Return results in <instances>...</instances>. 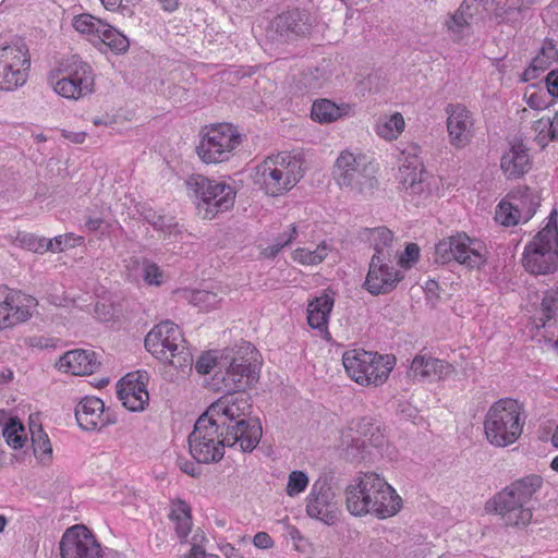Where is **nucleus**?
<instances>
[{
  "label": "nucleus",
  "mask_w": 558,
  "mask_h": 558,
  "mask_svg": "<svg viewBox=\"0 0 558 558\" xmlns=\"http://www.w3.org/2000/svg\"><path fill=\"white\" fill-rule=\"evenodd\" d=\"M458 11L473 21L474 16L478 13V4L476 0H463Z\"/></svg>",
  "instance_id": "55"
},
{
  "label": "nucleus",
  "mask_w": 558,
  "mask_h": 558,
  "mask_svg": "<svg viewBox=\"0 0 558 558\" xmlns=\"http://www.w3.org/2000/svg\"><path fill=\"white\" fill-rule=\"evenodd\" d=\"M402 189L409 195H422L426 192L427 184L423 180V172L409 171L400 181Z\"/></svg>",
  "instance_id": "44"
},
{
  "label": "nucleus",
  "mask_w": 558,
  "mask_h": 558,
  "mask_svg": "<svg viewBox=\"0 0 558 558\" xmlns=\"http://www.w3.org/2000/svg\"><path fill=\"white\" fill-rule=\"evenodd\" d=\"M313 17L305 10L294 9L274 17L266 28V39L276 45L292 43L311 33Z\"/></svg>",
  "instance_id": "13"
},
{
  "label": "nucleus",
  "mask_w": 558,
  "mask_h": 558,
  "mask_svg": "<svg viewBox=\"0 0 558 558\" xmlns=\"http://www.w3.org/2000/svg\"><path fill=\"white\" fill-rule=\"evenodd\" d=\"M301 163L287 153L266 158L256 168L257 182L271 196H278L291 190L301 179Z\"/></svg>",
  "instance_id": "7"
},
{
  "label": "nucleus",
  "mask_w": 558,
  "mask_h": 558,
  "mask_svg": "<svg viewBox=\"0 0 558 558\" xmlns=\"http://www.w3.org/2000/svg\"><path fill=\"white\" fill-rule=\"evenodd\" d=\"M558 311V289H549L544 292L541 303L542 326L546 327L547 324L556 316Z\"/></svg>",
  "instance_id": "42"
},
{
  "label": "nucleus",
  "mask_w": 558,
  "mask_h": 558,
  "mask_svg": "<svg viewBox=\"0 0 558 558\" xmlns=\"http://www.w3.org/2000/svg\"><path fill=\"white\" fill-rule=\"evenodd\" d=\"M357 437L352 438L347 454L354 461L364 460L369 448H380L385 444V435L379 424L371 417H362L356 423Z\"/></svg>",
  "instance_id": "22"
},
{
  "label": "nucleus",
  "mask_w": 558,
  "mask_h": 558,
  "mask_svg": "<svg viewBox=\"0 0 558 558\" xmlns=\"http://www.w3.org/2000/svg\"><path fill=\"white\" fill-rule=\"evenodd\" d=\"M551 124H549V120L542 117L533 124V130L535 132V143L544 149L550 142L558 141L557 137H551Z\"/></svg>",
  "instance_id": "46"
},
{
  "label": "nucleus",
  "mask_w": 558,
  "mask_h": 558,
  "mask_svg": "<svg viewBox=\"0 0 558 558\" xmlns=\"http://www.w3.org/2000/svg\"><path fill=\"white\" fill-rule=\"evenodd\" d=\"M220 551L225 555L226 558H248L241 554L240 550L230 543L220 545Z\"/></svg>",
  "instance_id": "60"
},
{
  "label": "nucleus",
  "mask_w": 558,
  "mask_h": 558,
  "mask_svg": "<svg viewBox=\"0 0 558 558\" xmlns=\"http://www.w3.org/2000/svg\"><path fill=\"white\" fill-rule=\"evenodd\" d=\"M368 240L375 251L373 256L384 258H397L398 250L395 244V236L391 230L386 227H378L368 231Z\"/></svg>",
  "instance_id": "30"
},
{
  "label": "nucleus",
  "mask_w": 558,
  "mask_h": 558,
  "mask_svg": "<svg viewBox=\"0 0 558 558\" xmlns=\"http://www.w3.org/2000/svg\"><path fill=\"white\" fill-rule=\"evenodd\" d=\"M205 550L202 546L194 544L189 554L185 555V558H204Z\"/></svg>",
  "instance_id": "64"
},
{
  "label": "nucleus",
  "mask_w": 558,
  "mask_h": 558,
  "mask_svg": "<svg viewBox=\"0 0 558 558\" xmlns=\"http://www.w3.org/2000/svg\"><path fill=\"white\" fill-rule=\"evenodd\" d=\"M436 262L447 264L452 260L468 267L478 268L485 263L478 241L465 233L442 239L435 247Z\"/></svg>",
  "instance_id": "14"
},
{
  "label": "nucleus",
  "mask_w": 558,
  "mask_h": 558,
  "mask_svg": "<svg viewBox=\"0 0 558 558\" xmlns=\"http://www.w3.org/2000/svg\"><path fill=\"white\" fill-rule=\"evenodd\" d=\"M253 544L257 548L268 549L274 546V541L266 532H258L253 537Z\"/></svg>",
  "instance_id": "56"
},
{
  "label": "nucleus",
  "mask_w": 558,
  "mask_h": 558,
  "mask_svg": "<svg viewBox=\"0 0 558 558\" xmlns=\"http://www.w3.org/2000/svg\"><path fill=\"white\" fill-rule=\"evenodd\" d=\"M241 143V135L231 124L221 123L211 126L196 147L199 158L206 163H219L228 160Z\"/></svg>",
  "instance_id": "12"
},
{
  "label": "nucleus",
  "mask_w": 558,
  "mask_h": 558,
  "mask_svg": "<svg viewBox=\"0 0 558 558\" xmlns=\"http://www.w3.org/2000/svg\"><path fill=\"white\" fill-rule=\"evenodd\" d=\"M343 366L349 376L364 386L383 385L395 366L392 355H380L365 350H352L343 354Z\"/></svg>",
  "instance_id": "8"
},
{
  "label": "nucleus",
  "mask_w": 558,
  "mask_h": 558,
  "mask_svg": "<svg viewBox=\"0 0 558 558\" xmlns=\"http://www.w3.org/2000/svg\"><path fill=\"white\" fill-rule=\"evenodd\" d=\"M558 59V50L554 39L546 37L535 58V64L541 65V70H547L551 63Z\"/></svg>",
  "instance_id": "45"
},
{
  "label": "nucleus",
  "mask_w": 558,
  "mask_h": 558,
  "mask_svg": "<svg viewBox=\"0 0 558 558\" xmlns=\"http://www.w3.org/2000/svg\"><path fill=\"white\" fill-rule=\"evenodd\" d=\"M143 277L148 284L158 286L160 284L161 271L156 264L146 262L144 264Z\"/></svg>",
  "instance_id": "54"
},
{
  "label": "nucleus",
  "mask_w": 558,
  "mask_h": 558,
  "mask_svg": "<svg viewBox=\"0 0 558 558\" xmlns=\"http://www.w3.org/2000/svg\"><path fill=\"white\" fill-rule=\"evenodd\" d=\"M36 306L37 300L21 291H10L0 298V331L27 322Z\"/></svg>",
  "instance_id": "20"
},
{
  "label": "nucleus",
  "mask_w": 558,
  "mask_h": 558,
  "mask_svg": "<svg viewBox=\"0 0 558 558\" xmlns=\"http://www.w3.org/2000/svg\"><path fill=\"white\" fill-rule=\"evenodd\" d=\"M216 298L217 295L215 293L205 290H197L191 293L190 300L196 306L208 308L217 302Z\"/></svg>",
  "instance_id": "53"
},
{
  "label": "nucleus",
  "mask_w": 558,
  "mask_h": 558,
  "mask_svg": "<svg viewBox=\"0 0 558 558\" xmlns=\"http://www.w3.org/2000/svg\"><path fill=\"white\" fill-rule=\"evenodd\" d=\"M19 240L25 248L38 254L48 252V248L50 247L49 245H46L45 238H38L31 233L19 236Z\"/></svg>",
  "instance_id": "49"
},
{
  "label": "nucleus",
  "mask_w": 558,
  "mask_h": 558,
  "mask_svg": "<svg viewBox=\"0 0 558 558\" xmlns=\"http://www.w3.org/2000/svg\"><path fill=\"white\" fill-rule=\"evenodd\" d=\"M147 374L125 375L117 385L118 398L130 411H142L148 403L149 396L146 389Z\"/></svg>",
  "instance_id": "24"
},
{
  "label": "nucleus",
  "mask_w": 558,
  "mask_h": 558,
  "mask_svg": "<svg viewBox=\"0 0 558 558\" xmlns=\"http://www.w3.org/2000/svg\"><path fill=\"white\" fill-rule=\"evenodd\" d=\"M143 217L156 230L170 231V228L173 226L172 219H167L153 209L145 210Z\"/></svg>",
  "instance_id": "50"
},
{
  "label": "nucleus",
  "mask_w": 558,
  "mask_h": 558,
  "mask_svg": "<svg viewBox=\"0 0 558 558\" xmlns=\"http://www.w3.org/2000/svg\"><path fill=\"white\" fill-rule=\"evenodd\" d=\"M97 39L116 53H124L130 47L129 38L108 23L105 24Z\"/></svg>",
  "instance_id": "36"
},
{
  "label": "nucleus",
  "mask_w": 558,
  "mask_h": 558,
  "mask_svg": "<svg viewBox=\"0 0 558 558\" xmlns=\"http://www.w3.org/2000/svg\"><path fill=\"white\" fill-rule=\"evenodd\" d=\"M61 558H105L100 544L84 525L65 530L59 543Z\"/></svg>",
  "instance_id": "19"
},
{
  "label": "nucleus",
  "mask_w": 558,
  "mask_h": 558,
  "mask_svg": "<svg viewBox=\"0 0 558 558\" xmlns=\"http://www.w3.org/2000/svg\"><path fill=\"white\" fill-rule=\"evenodd\" d=\"M526 102L530 108L535 110H543L547 108L546 101L543 99L542 96L537 95L536 93L531 94L527 97Z\"/></svg>",
  "instance_id": "61"
},
{
  "label": "nucleus",
  "mask_w": 558,
  "mask_h": 558,
  "mask_svg": "<svg viewBox=\"0 0 558 558\" xmlns=\"http://www.w3.org/2000/svg\"><path fill=\"white\" fill-rule=\"evenodd\" d=\"M420 257V247L415 243H409L402 253H398V265L401 268H410Z\"/></svg>",
  "instance_id": "52"
},
{
  "label": "nucleus",
  "mask_w": 558,
  "mask_h": 558,
  "mask_svg": "<svg viewBox=\"0 0 558 558\" xmlns=\"http://www.w3.org/2000/svg\"><path fill=\"white\" fill-rule=\"evenodd\" d=\"M31 57L22 40L0 47V89L12 92L23 86L28 77Z\"/></svg>",
  "instance_id": "10"
},
{
  "label": "nucleus",
  "mask_w": 558,
  "mask_h": 558,
  "mask_svg": "<svg viewBox=\"0 0 558 558\" xmlns=\"http://www.w3.org/2000/svg\"><path fill=\"white\" fill-rule=\"evenodd\" d=\"M106 22L93 16L92 14H80L73 19V27L81 34L98 38Z\"/></svg>",
  "instance_id": "39"
},
{
  "label": "nucleus",
  "mask_w": 558,
  "mask_h": 558,
  "mask_svg": "<svg viewBox=\"0 0 558 558\" xmlns=\"http://www.w3.org/2000/svg\"><path fill=\"white\" fill-rule=\"evenodd\" d=\"M517 211L509 199H502L496 207L495 220L505 227L517 226L522 222Z\"/></svg>",
  "instance_id": "41"
},
{
  "label": "nucleus",
  "mask_w": 558,
  "mask_h": 558,
  "mask_svg": "<svg viewBox=\"0 0 558 558\" xmlns=\"http://www.w3.org/2000/svg\"><path fill=\"white\" fill-rule=\"evenodd\" d=\"M333 303V298L326 292L308 301L307 323L313 329L327 331L328 319Z\"/></svg>",
  "instance_id": "28"
},
{
  "label": "nucleus",
  "mask_w": 558,
  "mask_h": 558,
  "mask_svg": "<svg viewBox=\"0 0 558 558\" xmlns=\"http://www.w3.org/2000/svg\"><path fill=\"white\" fill-rule=\"evenodd\" d=\"M558 213L553 209L546 226L525 245L522 264L535 275L551 274L557 269Z\"/></svg>",
  "instance_id": "4"
},
{
  "label": "nucleus",
  "mask_w": 558,
  "mask_h": 558,
  "mask_svg": "<svg viewBox=\"0 0 558 558\" xmlns=\"http://www.w3.org/2000/svg\"><path fill=\"white\" fill-rule=\"evenodd\" d=\"M333 178L338 185L363 192L375 184L374 168L363 155L342 151L333 167Z\"/></svg>",
  "instance_id": "11"
},
{
  "label": "nucleus",
  "mask_w": 558,
  "mask_h": 558,
  "mask_svg": "<svg viewBox=\"0 0 558 558\" xmlns=\"http://www.w3.org/2000/svg\"><path fill=\"white\" fill-rule=\"evenodd\" d=\"M258 353L250 342L236 344L220 361V367L213 377L217 390L226 392L213 403L204 415L214 417L219 427L227 430V439L239 442L243 452H252L258 445L263 429L258 418L251 417L252 403L244 393L259 377Z\"/></svg>",
  "instance_id": "1"
},
{
  "label": "nucleus",
  "mask_w": 558,
  "mask_h": 558,
  "mask_svg": "<svg viewBox=\"0 0 558 558\" xmlns=\"http://www.w3.org/2000/svg\"><path fill=\"white\" fill-rule=\"evenodd\" d=\"M486 510L500 515L507 526H526L533 517V506H527L507 487L486 502Z\"/></svg>",
  "instance_id": "17"
},
{
  "label": "nucleus",
  "mask_w": 558,
  "mask_h": 558,
  "mask_svg": "<svg viewBox=\"0 0 558 558\" xmlns=\"http://www.w3.org/2000/svg\"><path fill=\"white\" fill-rule=\"evenodd\" d=\"M186 186L198 199L197 210L203 219H213L219 213L233 207L235 191L225 182L210 180L202 174H193L187 179Z\"/></svg>",
  "instance_id": "9"
},
{
  "label": "nucleus",
  "mask_w": 558,
  "mask_h": 558,
  "mask_svg": "<svg viewBox=\"0 0 558 558\" xmlns=\"http://www.w3.org/2000/svg\"><path fill=\"white\" fill-rule=\"evenodd\" d=\"M472 21L458 10L446 21L447 31L453 41H461L472 33Z\"/></svg>",
  "instance_id": "37"
},
{
  "label": "nucleus",
  "mask_w": 558,
  "mask_h": 558,
  "mask_svg": "<svg viewBox=\"0 0 558 558\" xmlns=\"http://www.w3.org/2000/svg\"><path fill=\"white\" fill-rule=\"evenodd\" d=\"M545 81H546L547 92L551 96L558 97V69L550 71L547 74Z\"/></svg>",
  "instance_id": "57"
},
{
  "label": "nucleus",
  "mask_w": 558,
  "mask_h": 558,
  "mask_svg": "<svg viewBox=\"0 0 558 558\" xmlns=\"http://www.w3.org/2000/svg\"><path fill=\"white\" fill-rule=\"evenodd\" d=\"M347 113V107L338 106L328 99L314 101L311 116L313 120L319 123H330Z\"/></svg>",
  "instance_id": "34"
},
{
  "label": "nucleus",
  "mask_w": 558,
  "mask_h": 558,
  "mask_svg": "<svg viewBox=\"0 0 558 558\" xmlns=\"http://www.w3.org/2000/svg\"><path fill=\"white\" fill-rule=\"evenodd\" d=\"M500 167L509 179L520 178L531 168V159L527 148L523 143L511 145L500 160Z\"/></svg>",
  "instance_id": "27"
},
{
  "label": "nucleus",
  "mask_w": 558,
  "mask_h": 558,
  "mask_svg": "<svg viewBox=\"0 0 558 558\" xmlns=\"http://www.w3.org/2000/svg\"><path fill=\"white\" fill-rule=\"evenodd\" d=\"M404 129V119L401 113H395L377 126V134L386 140L396 138Z\"/></svg>",
  "instance_id": "43"
},
{
  "label": "nucleus",
  "mask_w": 558,
  "mask_h": 558,
  "mask_svg": "<svg viewBox=\"0 0 558 558\" xmlns=\"http://www.w3.org/2000/svg\"><path fill=\"white\" fill-rule=\"evenodd\" d=\"M306 514L327 525H333L339 517V507L336 493L330 481L324 476L319 477L312 485L306 497Z\"/></svg>",
  "instance_id": "16"
},
{
  "label": "nucleus",
  "mask_w": 558,
  "mask_h": 558,
  "mask_svg": "<svg viewBox=\"0 0 558 558\" xmlns=\"http://www.w3.org/2000/svg\"><path fill=\"white\" fill-rule=\"evenodd\" d=\"M325 81V73L319 69L308 70L302 77V82L308 90L322 88Z\"/></svg>",
  "instance_id": "51"
},
{
  "label": "nucleus",
  "mask_w": 558,
  "mask_h": 558,
  "mask_svg": "<svg viewBox=\"0 0 558 558\" xmlns=\"http://www.w3.org/2000/svg\"><path fill=\"white\" fill-rule=\"evenodd\" d=\"M170 520L174 523V531L181 541H184L192 529L191 507L183 500L172 504L169 513Z\"/></svg>",
  "instance_id": "33"
},
{
  "label": "nucleus",
  "mask_w": 558,
  "mask_h": 558,
  "mask_svg": "<svg viewBox=\"0 0 558 558\" xmlns=\"http://www.w3.org/2000/svg\"><path fill=\"white\" fill-rule=\"evenodd\" d=\"M396 258L372 256L364 288L372 295L388 294L404 279V272L396 268Z\"/></svg>",
  "instance_id": "18"
},
{
  "label": "nucleus",
  "mask_w": 558,
  "mask_h": 558,
  "mask_svg": "<svg viewBox=\"0 0 558 558\" xmlns=\"http://www.w3.org/2000/svg\"><path fill=\"white\" fill-rule=\"evenodd\" d=\"M283 248V245L279 242L278 239H276V243L272 244V245H269L267 247H265L263 251H262V256L264 258H274L276 257L279 252Z\"/></svg>",
  "instance_id": "63"
},
{
  "label": "nucleus",
  "mask_w": 558,
  "mask_h": 558,
  "mask_svg": "<svg viewBox=\"0 0 558 558\" xmlns=\"http://www.w3.org/2000/svg\"><path fill=\"white\" fill-rule=\"evenodd\" d=\"M543 485L544 480L541 475L530 474L513 481L506 487L512 490L521 502L532 506L533 500H536V495L539 493Z\"/></svg>",
  "instance_id": "29"
},
{
  "label": "nucleus",
  "mask_w": 558,
  "mask_h": 558,
  "mask_svg": "<svg viewBox=\"0 0 558 558\" xmlns=\"http://www.w3.org/2000/svg\"><path fill=\"white\" fill-rule=\"evenodd\" d=\"M331 247L326 241L320 242L314 251L305 247H298L292 253V259L301 265H318L328 255Z\"/></svg>",
  "instance_id": "35"
},
{
  "label": "nucleus",
  "mask_w": 558,
  "mask_h": 558,
  "mask_svg": "<svg viewBox=\"0 0 558 558\" xmlns=\"http://www.w3.org/2000/svg\"><path fill=\"white\" fill-rule=\"evenodd\" d=\"M50 84L61 97L76 100L94 92L95 75L92 66L74 54L61 60Z\"/></svg>",
  "instance_id": "6"
},
{
  "label": "nucleus",
  "mask_w": 558,
  "mask_h": 558,
  "mask_svg": "<svg viewBox=\"0 0 558 558\" xmlns=\"http://www.w3.org/2000/svg\"><path fill=\"white\" fill-rule=\"evenodd\" d=\"M298 227L293 223L290 226L289 232L280 234L277 239L284 246L291 244L298 238Z\"/></svg>",
  "instance_id": "59"
},
{
  "label": "nucleus",
  "mask_w": 558,
  "mask_h": 558,
  "mask_svg": "<svg viewBox=\"0 0 558 558\" xmlns=\"http://www.w3.org/2000/svg\"><path fill=\"white\" fill-rule=\"evenodd\" d=\"M66 241V238L63 235L54 236L53 239L47 240L46 239V245H49L48 252H61L64 250V243Z\"/></svg>",
  "instance_id": "62"
},
{
  "label": "nucleus",
  "mask_w": 558,
  "mask_h": 558,
  "mask_svg": "<svg viewBox=\"0 0 558 558\" xmlns=\"http://www.w3.org/2000/svg\"><path fill=\"white\" fill-rule=\"evenodd\" d=\"M2 435L7 444L13 449H20L26 441V434L23 424L17 417H10L4 424Z\"/></svg>",
  "instance_id": "38"
},
{
  "label": "nucleus",
  "mask_w": 558,
  "mask_h": 558,
  "mask_svg": "<svg viewBox=\"0 0 558 558\" xmlns=\"http://www.w3.org/2000/svg\"><path fill=\"white\" fill-rule=\"evenodd\" d=\"M541 71H542L541 65L535 64V61L532 60L530 66L527 69H525L524 72L522 73L521 81L529 82V81L535 80L538 77V74Z\"/></svg>",
  "instance_id": "58"
},
{
  "label": "nucleus",
  "mask_w": 558,
  "mask_h": 558,
  "mask_svg": "<svg viewBox=\"0 0 558 558\" xmlns=\"http://www.w3.org/2000/svg\"><path fill=\"white\" fill-rule=\"evenodd\" d=\"M508 199L520 214L522 223L527 222L536 213L539 207L538 196L529 187L522 192L509 195Z\"/></svg>",
  "instance_id": "31"
},
{
  "label": "nucleus",
  "mask_w": 558,
  "mask_h": 558,
  "mask_svg": "<svg viewBox=\"0 0 558 558\" xmlns=\"http://www.w3.org/2000/svg\"><path fill=\"white\" fill-rule=\"evenodd\" d=\"M450 372V365L430 355H416L410 367V376L415 380H437Z\"/></svg>",
  "instance_id": "26"
},
{
  "label": "nucleus",
  "mask_w": 558,
  "mask_h": 558,
  "mask_svg": "<svg viewBox=\"0 0 558 558\" xmlns=\"http://www.w3.org/2000/svg\"><path fill=\"white\" fill-rule=\"evenodd\" d=\"M308 476L303 471H292L288 477L286 493L289 497H295L304 492L308 485Z\"/></svg>",
  "instance_id": "47"
},
{
  "label": "nucleus",
  "mask_w": 558,
  "mask_h": 558,
  "mask_svg": "<svg viewBox=\"0 0 558 558\" xmlns=\"http://www.w3.org/2000/svg\"><path fill=\"white\" fill-rule=\"evenodd\" d=\"M75 417L83 430L93 432L116 422L113 414L105 409V403L96 397H85L75 407Z\"/></svg>",
  "instance_id": "23"
},
{
  "label": "nucleus",
  "mask_w": 558,
  "mask_h": 558,
  "mask_svg": "<svg viewBox=\"0 0 558 558\" xmlns=\"http://www.w3.org/2000/svg\"><path fill=\"white\" fill-rule=\"evenodd\" d=\"M523 425L522 405L514 399L505 398L494 402L488 409L484 430L489 444L507 447L521 436Z\"/></svg>",
  "instance_id": "2"
},
{
  "label": "nucleus",
  "mask_w": 558,
  "mask_h": 558,
  "mask_svg": "<svg viewBox=\"0 0 558 558\" xmlns=\"http://www.w3.org/2000/svg\"><path fill=\"white\" fill-rule=\"evenodd\" d=\"M235 347H233L234 349ZM229 350H232V348H228V349H225L222 354L220 355L219 359H217L216 356L211 355L210 353H204L202 354L196 363L194 364V367L196 369V372L198 374H202V375H206L208 374L214 367H217V371L215 372V374L217 372H221L223 371L225 368L220 367V361L222 359V356L226 354L227 351Z\"/></svg>",
  "instance_id": "48"
},
{
  "label": "nucleus",
  "mask_w": 558,
  "mask_h": 558,
  "mask_svg": "<svg viewBox=\"0 0 558 558\" xmlns=\"http://www.w3.org/2000/svg\"><path fill=\"white\" fill-rule=\"evenodd\" d=\"M447 130L450 144L456 148L468 146L475 135L474 114L461 104L446 107Z\"/></svg>",
  "instance_id": "21"
},
{
  "label": "nucleus",
  "mask_w": 558,
  "mask_h": 558,
  "mask_svg": "<svg viewBox=\"0 0 558 558\" xmlns=\"http://www.w3.org/2000/svg\"><path fill=\"white\" fill-rule=\"evenodd\" d=\"M59 365L73 375H89L98 369L99 362L94 351L76 349L65 352L60 357Z\"/></svg>",
  "instance_id": "25"
},
{
  "label": "nucleus",
  "mask_w": 558,
  "mask_h": 558,
  "mask_svg": "<svg viewBox=\"0 0 558 558\" xmlns=\"http://www.w3.org/2000/svg\"><path fill=\"white\" fill-rule=\"evenodd\" d=\"M32 446L35 457L43 463L50 462L52 457V447L48 435L44 429H36L33 432Z\"/></svg>",
  "instance_id": "40"
},
{
  "label": "nucleus",
  "mask_w": 558,
  "mask_h": 558,
  "mask_svg": "<svg viewBox=\"0 0 558 558\" xmlns=\"http://www.w3.org/2000/svg\"><path fill=\"white\" fill-rule=\"evenodd\" d=\"M380 487L384 478L375 473H364L354 478L345 488V504L353 515H364L375 512Z\"/></svg>",
  "instance_id": "15"
},
{
  "label": "nucleus",
  "mask_w": 558,
  "mask_h": 558,
  "mask_svg": "<svg viewBox=\"0 0 558 558\" xmlns=\"http://www.w3.org/2000/svg\"><path fill=\"white\" fill-rule=\"evenodd\" d=\"M145 348L156 359L185 372L192 369L193 355L178 325L165 320L156 325L145 337Z\"/></svg>",
  "instance_id": "3"
},
{
  "label": "nucleus",
  "mask_w": 558,
  "mask_h": 558,
  "mask_svg": "<svg viewBox=\"0 0 558 558\" xmlns=\"http://www.w3.org/2000/svg\"><path fill=\"white\" fill-rule=\"evenodd\" d=\"M377 500L374 514L380 519L396 514L401 508V497L385 480Z\"/></svg>",
  "instance_id": "32"
},
{
  "label": "nucleus",
  "mask_w": 558,
  "mask_h": 558,
  "mask_svg": "<svg viewBox=\"0 0 558 558\" xmlns=\"http://www.w3.org/2000/svg\"><path fill=\"white\" fill-rule=\"evenodd\" d=\"M235 446L239 442L228 441L227 430L209 415H201L189 435L190 453L198 463L218 462L223 458L226 447Z\"/></svg>",
  "instance_id": "5"
}]
</instances>
